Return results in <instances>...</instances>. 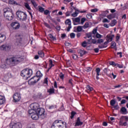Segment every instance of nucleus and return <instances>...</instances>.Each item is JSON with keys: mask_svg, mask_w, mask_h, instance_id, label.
Instances as JSON below:
<instances>
[{"mask_svg": "<svg viewBox=\"0 0 128 128\" xmlns=\"http://www.w3.org/2000/svg\"><path fill=\"white\" fill-rule=\"evenodd\" d=\"M102 42H104V40H102V39H98V44H102Z\"/></svg>", "mask_w": 128, "mask_h": 128, "instance_id": "e2e57ef3", "label": "nucleus"}, {"mask_svg": "<svg viewBox=\"0 0 128 128\" xmlns=\"http://www.w3.org/2000/svg\"><path fill=\"white\" fill-rule=\"evenodd\" d=\"M109 64L112 66H118V64L114 62V61L110 62Z\"/></svg>", "mask_w": 128, "mask_h": 128, "instance_id": "58836bf2", "label": "nucleus"}, {"mask_svg": "<svg viewBox=\"0 0 128 128\" xmlns=\"http://www.w3.org/2000/svg\"><path fill=\"white\" fill-rule=\"evenodd\" d=\"M20 94L16 92L13 95V102H18L20 100Z\"/></svg>", "mask_w": 128, "mask_h": 128, "instance_id": "9d476101", "label": "nucleus"}, {"mask_svg": "<svg viewBox=\"0 0 128 128\" xmlns=\"http://www.w3.org/2000/svg\"><path fill=\"white\" fill-rule=\"evenodd\" d=\"M64 24L66 26H68L66 29L67 32H70V28H72V20L70 18L66 19L64 22Z\"/></svg>", "mask_w": 128, "mask_h": 128, "instance_id": "9b49d317", "label": "nucleus"}, {"mask_svg": "<svg viewBox=\"0 0 128 128\" xmlns=\"http://www.w3.org/2000/svg\"><path fill=\"white\" fill-rule=\"evenodd\" d=\"M82 46L83 48H86V46H88V42H86V41H84L82 42Z\"/></svg>", "mask_w": 128, "mask_h": 128, "instance_id": "c03bdc74", "label": "nucleus"}, {"mask_svg": "<svg viewBox=\"0 0 128 128\" xmlns=\"http://www.w3.org/2000/svg\"><path fill=\"white\" fill-rule=\"evenodd\" d=\"M48 36L52 40H56V37L54 36L52 34H48Z\"/></svg>", "mask_w": 128, "mask_h": 128, "instance_id": "e433bc0d", "label": "nucleus"}, {"mask_svg": "<svg viewBox=\"0 0 128 128\" xmlns=\"http://www.w3.org/2000/svg\"><path fill=\"white\" fill-rule=\"evenodd\" d=\"M22 60H24V58L22 56H13L10 58H7L4 63L2 64L0 68L6 70V68H8L10 66H16L18 64H20V62H22Z\"/></svg>", "mask_w": 128, "mask_h": 128, "instance_id": "f257e3e1", "label": "nucleus"}, {"mask_svg": "<svg viewBox=\"0 0 128 128\" xmlns=\"http://www.w3.org/2000/svg\"><path fill=\"white\" fill-rule=\"evenodd\" d=\"M72 58H73V60H76L78 58H79L78 56L76 54H72Z\"/></svg>", "mask_w": 128, "mask_h": 128, "instance_id": "a19ab883", "label": "nucleus"}, {"mask_svg": "<svg viewBox=\"0 0 128 128\" xmlns=\"http://www.w3.org/2000/svg\"><path fill=\"white\" fill-rule=\"evenodd\" d=\"M48 78H44V84H48Z\"/></svg>", "mask_w": 128, "mask_h": 128, "instance_id": "0e129e2a", "label": "nucleus"}, {"mask_svg": "<svg viewBox=\"0 0 128 128\" xmlns=\"http://www.w3.org/2000/svg\"><path fill=\"white\" fill-rule=\"evenodd\" d=\"M95 72H96V76H100V68H96Z\"/></svg>", "mask_w": 128, "mask_h": 128, "instance_id": "473e14b6", "label": "nucleus"}, {"mask_svg": "<svg viewBox=\"0 0 128 128\" xmlns=\"http://www.w3.org/2000/svg\"><path fill=\"white\" fill-rule=\"evenodd\" d=\"M128 116H122L119 122V126H128Z\"/></svg>", "mask_w": 128, "mask_h": 128, "instance_id": "0eeeda50", "label": "nucleus"}, {"mask_svg": "<svg viewBox=\"0 0 128 128\" xmlns=\"http://www.w3.org/2000/svg\"><path fill=\"white\" fill-rule=\"evenodd\" d=\"M15 44L20 46H22V35L16 34L14 38Z\"/></svg>", "mask_w": 128, "mask_h": 128, "instance_id": "6e6552de", "label": "nucleus"}, {"mask_svg": "<svg viewBox=\"0 0 128 128\" xmlns=\"http://www.w3.org/2000/svg\"><path fill=\"white\" fill-rule=\"evenodd\" d=\"M80 12V14H84L85 12H86V10H83L82 11L78 10H76L75 12H73L72 14V16H73V18H76V16H78V12Z\"/></svg>", "mask_w": 128, "mask_h": 128, "instance_id": "4468645a", "label": "nucleus"}, {"mask_svg": "<svg viewBox=\"0 0 128 128\" xmlns=\"http://www.w3.org/2000/svg\"><path fill=\"white\" fill-rule=\"evenodd\" d=\"M16 2L14 0H9V4H16Z\"/></svg>", "mask_w": 128, "mask_h": 128, "instance_id": "69168bd1", "label": "nucleus"}, {"mask_svg": "<svg viewBox=\"0 0 128 128\" xmlns=\"http://www.w3.org/2000/svg\"><path fill=\"white\" fill-rule=\"evenodd\" d=\"M117 66L119 68H124V65H120V64H117Z\"/></svg>", "mask_w": 128, "mask_h": 128, "instance_id": "338daca9", "label": "nucleus"}, {"mask_svg": "<svg viewBox=\"0 0 128 128\" xmlns=\"http://www.w3.org/2000/svg\"><path fill=\"white\" fill-rule=\"evenodd\" d=\"M34 112V110L32 108H31L28 110V114H34L36 113Z\"/></svg>", "mask_w": 128, "mask_h": 128, "instance_id": "37998d69", "label": "nucleus"}, {"mask_svg": "<svg viewBox=\"0 0 128 128\" xmlns=\"http://www.w3.org/2000/svg\"><path fill=\"white\" fill-rule=\"evenodd\" d=\"M49 66L50 68H52V66H54V64H52V59L49 60Z\"/></svg>", "mask_w": 128, "mask_h": 128, "instance_id": "f704fd0d", "label": "nucleus"}, {"mask_svg": "<svg viewBox=\"0 0 128 128\" xmlns=\"http://www.w3.org/2000/svg\"><path fill=\"white\" fill-rule=\"evenodd\" d=\"M44 24L46 28H50V26L48 23L44 22Z\"/></svg>", "mask_w": 128, "mask_h": 128, "instance_id": "4d7b16f0", "label": "nucleus"}, {"mask_svg": "<svg viewBox=\"0 0 128 128\" xmlns=\"http://www.w3.org/2000/svg\"><path fill=\"white\" fill-rule=\"evenodd\" d=\"M12 48L10 44H4L0 46V50L4 52H9Z\"/></svg>", "mask_w": 128, "mask_h": 128, "instance_id": "1a4fd4ad", "label": "nucleus"}, {"mask_svg": "<svg viewBox=\"0 0 128 128\" xmlns=\"http://www.w3.org/2000/svg\"><path fill=\"white\" fill-rule=\"evenodd\" d=\"M38 54L40 58H44V51L39 50L38 51Z\"/></svg>", "mask_w": 128, "mask_h": 128, "instance_id": "5701e85b", "label": "nucleus"}, {"mask_svg": "<svg viewBox=\"0 0 128 128\" xmlns=\"http://www.w3.org/2000/svg\"><path fill=\"white\" fill-rule=\"evenodd\" d=\"M86 36L88 38H92V33H88L86 34Z\"/></svg>", "mask_w": 128, "mask_h": 128, "instance_id": "052dcab7", "label": "nucleus"}, {"mask_svg": "<svg viewBox=\"0 0 128 128\" xmlns=\"http://www.w3.org/2000/svg\"><path fill=\"white\" fill-rule=\"evenodd\" d=\"M35 112L38 114L39 118H40V120H44L46 118V110L44 108L38 109Z\"/></svg>", "mask_w": 128, "mask_h": 128, "instance_id": "39448f33", "label": "nucleus"}, {"mask_svg": "<svg viewBox=\"0 0 128 128\" xmlns=\"http://www.w3.org/2000/svg\"><path fill=\"white\" fill-rule=\"evenodd\" d=\"M110 106H114V104H116V100H112L110 101Z\"/></svg>", "mask_w": 128, "mask_h": 128, "instance_id": "ea45409f", "label": "nucleus"}, {"mask_svg": "<svg viewBox=\"0 0 128 128\" xmlns=\"http://www.w3.org/2000/svg\"><path fill=\"white\" fill-rule=\"evenodd\" d=\"M91 12H98V8H94V9H92L90 10Z\"/></svg>", "mask_w": 128, "mask_h": 128, "instance_id": "3c124183", "label": "nucleus"}, {"mask_svg": "<svg viewBox=\"0 0 128 128\" xmlns=\"http://www.w3.org/2000/svg\"><path fill=\"white\" fill-rule=\"evenodd\" d=\"M111 48H114V50H116V43L114 42H111Z\"/></svg>", "mask_w": 128, "mask_h": 128, "instance_id": "c85d7f7f", "label": "nucleus"}, {"mask_svg": "<svg viewBox=\"0 0 128 128\" xmlns=\"http://www.w3.org/2000/svg\"><path fill=\"white\" fill-rule=\"evenodd\" d=\"M87 18H92V14H88L86 16Z\"/></svg>", "mask_w": 128, "mask_h": 128, "instance_id": "5fc2aeb1", "label": "nucleus"}, {"mask_svg": "<svg viewBox=\"0 0 128 128\" xmlns=\"http://www.w3.org/2000/svg\"><path fill=\"white\" fill-rule=\"evenodd\" d=\"M68 84H70L72 86V79L70 78L68 80Z\"/></svg>", "mask_w": 128, "mask_h": 128, "instance_id": "774afa93", "label": "nucleus"}, {"mask_svg": "<svg viewBox=\"0 0 128 128\" xmlns=\"http://www.w3.org/2000/svg\"><path fill=\"white\" fill-rule=\"evenodd\" d=\"M59 76L60 80H64V74L62 72H60V74L59 75Z\"/></svg>", "mask_w": 128, "mask_h": 128, "instance_id": "49530a36", "label": "nucleus"}, {"mask_svg": "<svg viewBox=\"0 0 128 128\" xmlns=\"http://www.w3.org/2000/svg\"><path fill=\"white\" fill-rule=\"evenodd\" d=\"M86 90L87 92H88V94H90V92H92V90H94V88L90 86V85L86 86Z\"/></svg>", "mask_w": 128, "mask_h": 128, "instance_id": "aec40b11", "label": "nucleus"}, {"mask_svg": "<svg viewBox=\"0 0 128 128\" xmlns=\"http://www.w3.org/2000/svg\"><path fill=\"white\" fill-rule=\"evenodd\" d=\"M76 112L74 111H72L71 112V116H70L71 120H73L74 118V116H76Z\"/></svg>", "mask_w": 128, "mask_h": 128, "instance_id": "72a5a7b5", "label": "nucleus"}, {"mask_svg": "<svg viewBox=\"0 0 128 128\" xmlns=\"http://www.w3.org/2000/svg\"><path fill=\"white\" fill-rule=\"evenodd\" d=\"M117 22L116 20H114L111 21L110 23V26H114L116 24Z\"/></svg>", "mask_w": 128, "mask_h": 128, "instance_id": "bb28decb", "label": "nucleus"}, {"mask_svg": "<svg viewBox=\"0 0 128 128\" xmlns=\"http://www.w3.org/2000/svg\"><path fill=\"white\" fill-rule=\"evenodd\" d=\"M38 12H44V8L42 6L39 7Z\"/></svg>", "mask_w": 128, "mask_h": 128, "instance_id": "a18cd8bd", "label": "nucleus"}, {"mask_svg": "<svg viewBox=\"0 0 128 128\" xmlns=\"http://www.w3.org/2000/svg\"><path fill=\"white\" fill-rule=\"evenodd\" d=\"M86 18H82L81 19L80 24H84V22H86Z\"/></svg>", "mask_w": 128, "mask_h": 128, "instance_id": "864d4df0", "label": "nucleus"}, {"mask_svg": "<svg viewBox=\"0 0 128 128\" xmlns=\"http://www.w3.org/2000/svg\"><path fill=\"white\" fill-rule=\"evenodd\" d=\"M33 78H34V80H35L36 84L40 80L39 78L37 77L36 76H33Z\"/></svg>", "mask_w": 128, "mask_h": 128, "instance_id": "79ce46f5", "label": "nucleus"}, {"mask_svg": "<svg viewBox=\"0 0 128 128\" xmlns=\"http://www.w3.org/2000/svg\"><path fill=\"white\" fill-rule=\"evenodd\" d=\"M73 22H80V18H72Z\"/></svg>", "mask_w": 128, "mask_h": 128, "instance_id": "7c9ffc66", "label": "nucleus"}, {"mask_svg": "<svg viewBox=\"0 0 128 128\" xmlns=\"http://www.w3.org/2000/svg\"><path fill=\"white\" fill-rule=\"evenodd\" d=\"M30 108H32V110H34L35 112H36V110H38V108H40V104H38V103H36V102H34V103H32L30 105Z\"/></svg>", "mask_w": 128, "mask_h": 128, "instance_id": "f8f14e48", "label": "nucleus"}, {"mask_svg": "<svg viewBox=\"0 0 128 128\" xmlns=\"http://www.w3.org/2000/svg\"><path fill=\"white\" fill-rule=\"evenodd\" d=\"M24 6L28 10H32V8H30V4H28V3H26V2L24 3Z\"/></svg>", "mask_w": 128, "mask_h": 128, "instance_id": "c756f323", "label": "nucleus"}, {"mask_svg": "<svg viewBox=\"0 0 128 128\" xmlns=\"http://www.w3.org/2000/svg\"><path fill=\"white\" fill-rule=\"evenodd\" d=\"M31 118L32 119L34 120H38V118H40V116L36 114V112L34 113V114L31 116Z\"/></svg>", "mask_w": 128, "mask_h": 128, "instance_id": "6ab92c4d", "label": "nucleus"}, {"mask_svg": "<svg viewBox=\"0 0 128 128\" xmlns=\"http://www.w3.org/2000/svg\"><path fill=\"white\" fill-rule=\"evenodd\" d=\"M84 124V122L80 121V118L78 117L75 122L74 126H80Z\"/></svg>", "mask_w": 128, "mask_h": 128, "instance_id": "2eb2a0df", "label": "nucleus"}, {"mask_svg": "<svg viewBox=\"0 0 128 128\" xmlns=\"http://www.w3.org/2000/svg\"><path fill=\"white\" fill-rule=\"evenodd\" d=\"M82 28H82V26H77V28H76V32H82H82H84V30H82Z\"/></svg>", "mask_w": 128, "mask_h": 128, "instance_id": "cd10ccee", "label": "nucleus"}, {"mask_svg": "<svg viewBox=\"0 0 128 128\" xmlns=\"http://www.w3.org/2000/svg\"><path fill=\"white\" fill-rule=\"evenodd\" d=\"M92 71V68L90 67H87L86 69V72H90Z\"/></svg>", "mask_w": 128, "mask_h": 128, "instance_id": "8fccbe9b", "label": "nucleus"}, {"mask_svg": "<svg viewBox=\"0 0 128 128\" xmlns=\"http://www.w3.org/2000/svg\"><path fill=\"white\" fill-rule=\"evenodd\" d=\"M6 102V98L4 96L0 95V106L4 104Z\"/></svg>", "mask_w": 128, "mask_h": 128, "instance_id": "a211bd4d", "label": "nucleus"}, {"mask_svg": "<svg viewBox=\"0 0 128 128\" xmlns=\"http://www.w3.org/2000/svg\"><path fill=\"white\" fill-rule=\"evenodd\" d=\"M120 112L122 114H128V110L126 107H122L120 109Z\"/></svg>", "mask_w": 128, "mask_h": 128, "instance_id": "b1692460", "label": "nucleus"}, {"mask_svg": "<svg viewBox=\"0 0 128 128\" xmlns=\"http://www.w3.org/2000/svg\"><path fill=\"white\" fill-rule=\"evenodd\" d=\"M32 70L28 68L24 69L20 72L21 76H22L24 80H28V78L32 76Z\"/></svg>", "mask_w": 128, "mask_h": 128, "instance_id": "20e7f679", "label": "nucleus"}, {"mask_svg": "<svg viewBox=\"0 0 128 128\" xmlns=\"http://www.w3.org/2000/svg\"><path fill=\"white\" fill-rule=\"evenodd\" d=\"M78 52L80 54V56H82L84 54H86V51L82 49L78 50Z\"/></svg>", "mask_w": 128, "mask_h": 128, "instance_id": "a878e982", "label": "nucleus"}, {"mask_svg": "<svg viewBox=\"0 0 128 128\" xmlns=\"http://www.w3.org/2000/svg\"><path fill=\"white\" fill-rule=\"evenodd\" d=\"M82 26L84 30H86V28H90V24H88V22H86L84 26Z\"/></svg>", "mask_w": 128, "mask_h": 128, "instance_id": "2f4dec72", "label": "nucleus"}, {"mask_svg": "<svg viewBox=\"0 0 128 128\" xmlns=\"http://www.w3.org/2000/svg\"><path fill=\"white\" fill-rule=\"evenodd\" d=\"M110 20H108L107 18H105L104 19H103L102 20V22L104 23V22H110Z\"/></svg>", "mask_w": 128, "mask_h": 128, "instance_id": "13d9d810", "label": "nucleus"}, {"mask_svg": "<svg viewBox=\"0 0 128 128\" xmlns=\"http://www.w3.org/2000/svg\"><path fill=\"white\" fill-rule=\"evenodd\" d=\"M42 72H40V70H38L36 72V76L38 77L40 80L42 78Z\"/></svg>", "mask_w": 128, "mask_h": 128, "instance_id": "393cba45", "label": "nucleus"}, {"mask_svg": "<svg viewBox=\"0 0 128 128\" xmlns=\"http://www.w3.org/2000/svg\"><path fill=\"white\" fill-rule=\"evenodd\" d=\"M16 15L20 20H22V22H26V20L28 15H26V14L25 12L22 11H17Z\"/></svg>", "mask_w": 128, "mask_h": 128, "instance_id": "423d86ee", "label": "nucleus"}, {"mask_svg": "<svg viewBox=\"0 0 128 128\" xmlns=\"http://www.w3.org/2000/svg\"><path fill=\"white\" fill-rule=\"evenodd\" d=\"M28 84H30V86H34L35 84L36 80L34 78V77L32 78L28 81Z\"/></svg>", "mask_w": 128, "mask_h": 128, "instance_id": "4be33fe9", "label": "nucleus"}, {"mask_svg": "<svg viewBox=\"0 0 128 128\" xmlns=\"http://www.w3.org/2000/svg\"><path fill=\"white\" fill-rule=\"evenodd\" d=\"M4 16L7 20H14V13L12 10L10 8H4Z\"/></svg>", "mask_w": 128, "mask_h": 128, "instance_id": "f03ea898", "label": "nucleus"}, {"mask_svg": "<svg viewBox=\"0 0 128 128\" xmlns=\"http://www.w3.org/2000/svg\"><path fill=\"white\" fill-rule=\"evenodd\" d=\"M96 38H102V35H100L98 33L96 34Z\"/></svg>", "mask_w": 128, "mask_h": 128, "instance_id": "680f3d73", "label": "nucleus"}, {"mask_svg": "<svg viewBox=\"0 0 128 128\" xmlns=\"http://www.w3.org/2000/svg\"><path fill=\"white\" fill-rule=\"evenodd\" d=\"M6 35L0 34V44L4 42L6 40Z\"/></svg>", "mask_w": 128, "mask_h": 128, "instance_id": "412c9836", "label": "nucleus"}, {"mask_svg": "<svg viewBox=\"0 0 128 128\" xmlns=\"http://www.w3.org/2000/svg\"><path fill=\"white\" fill-rule=\"evenodd\" d=\"M106 46H106L104 44H101V45L98 46L99 48H106Z\"/></svg>", "mask_w": 128, "mask_h": 128, "instance_id": "6e6d98bb", "label": "nucleus"}, {"mask_svg": "<svg viewBox=\"0 0 128 128\" xmlns=\"http://www.w3.org/2000/svg\"><path fill=\"white\" fill-rule=\"evenodd\" d=\"M114 38V34H108L106 36V40L108 42H112V39Z\"/></svg>", "mask_w": 128, "mask_h": 128, "instance_id": "f3484780", "label": "nucleus"}, {"mask_svg": "<svg viewBox=\"0 0 128 128\" xmlns=\"http://www.w3.org/2000/svg\"><path fill=\"white\" fill-rule=\"evenodd\" d=\"M22 124L20 122L14 123L12 126V128H22Z\"/></svg>", "mask_w": 128, "mask_h": 128, "instance_id": "dca6fc26", "label": "nucleus"}, {"mask_svg": "<svg viewBox=\"0 0 128 128\" xmlns=\"http://www.w3.org/2000/svg\"><path fill=\"white\" fill-rule=\"evenodd\" d=\"M70 38H76V34L74 32L70 34Z\"/></svg>", "mask_w": 128, "mask_h": 128, "instance_id": "de8ad7c7", "label": "nucleus"}, {"mask_svg": "<svg viewBox=\"0 0 128 128\" xmlns=\"http://www.w3.org/2000/svg\"><path fill=\"white\" fill-rule=\"evenodd\" d=\"M31 2L34 8H36V6H38V4L35 1H31Z\"/></svg>", "mask_w": 128, "mask_h": 128, "instance_id": "09e8293b", "label": "nucleus"}, {"mask_svg": "<svg viewBox=\"0 0 128 128\" xmlns=\"http://www.w3.org/2000/svg\"><path fill=\"white\" fill-rule=\"evenodd\" d=\"M48 92H49L50 94H54V88H50L48 90Z\"/></svg>", "mask_w": 128, "mask_h": 128, "instance_id": "c9c22d12", "label": "nucleus"}, {"mask_svg": "<svg viewBox=\"0 0 128 128\" xmlns=\"http://www.w3.org/2000/svg\"><path fill=\"white\" fill-rule=\"evenodd\" d=\"M10 26L14 30H18L20 26V24L18 22H12Z\"/></svg>", "mask_w": 128, "mask_h": 128, "instance_id": "ddd939ff", "label": "nucleus"}, {"mask_svg": "<svg viewBox=\"0 0 128 128\" xmlns=\"http://www.w3.org/2000/svg\"><path fill=\"white\" fill-rule=\"evenodd\" d=\"M48 14H50V10H44V14H45L46 16H48Z\"/></svg>", "mask_w": 128, "mask_h": 128, "instance_id": "603ef678", "label": "nucleus"}, {"mask_svg": "<svg viewBox=\"0 0 128 128\" xmlns=\"http://www.w3.org/2000/svg\"><path fill=\"white\" fill-rule=\"evenodd\" d=\"M50 128H66V122L62 120H56L52 124Z\"/></svg>", "mask_w": 128, "mask_h": 128, "instance_id": "7ed1b4c3", "label": "nucleus"}, {"mask_svg": "<svg viewBox=\"0 0 128 128\" xmlns=\"http://www.w3.org/2000/svg\"><path fill=\"white\" fill-rule=\"evenodd\" d=\"M126 102V100L123 99L120 102V104H124Z\"/></svg>", "mask_w": 128, "mask_h": 128, "instance_id": "bf43d9fd", "label": "nucleus"}, {"mask_svg": "<svg viewBox=\"0 0 128 128\" xmlns=\"http://www.w3.org/2000/svg\"><path fill=\"white\" fill-rule=\"evenodd\" d=\"M107 18L108 20H112V18H114V14H110L107 16Z\"/></svg>", "mask_w": 128, "mask_h": 128, "instance_id": "4c0bfd02", "label": "nucleus"}]
</instances>
